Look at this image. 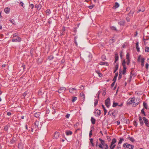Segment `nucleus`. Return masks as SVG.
Listing matches in <instances>:
<instances>
[{
	"label": "nucleus",
	"mask_w": 149,
	"mask_h": 149,
	"mask_svg": "<svg viewBox=\"0 0 149 149\" xmlns=\"http://www.w3.org/2000/svg\"><path fill=\"white\" fill-rule=\"evenodd\" d=\"M54 58V57L53 55H50L48 57V59L50 60H52Z\"/></svg>",
	"instance_id": "nucleus-42"
},
{
	"label": "nucleus",
	"mask_w": 149,
	"mask_h": 149,
	"mask_svg": "<svg viewBox=\"0 0 149 149\" xmlns=\"http://www.w3.org/2000/svg\"><path fill=\"white\" fill-rule=\"evenodd\" d=\"M142 118L144 121L147 127H149V123L148 122V120L145 117H143Z\"/></svg>",
	"instance_id": "nucleus-7"
},
{
	"label": "nucleus",
	"mask_w": 149,
	"mask_h": 149,
	"mask_svg": "<svg viewBox=\"0 0 149 149\" xmlns=\"http://www.w3.org/2000/svg\"><path fill=\"white\" fill-rule=\"evenodd\" d=\"M65 134L67 136L71 135L72 134V132L70 130H67L65 131Z\"/></svg>",
	"instance_id": "nucleus-16"
},
{
	"label": "nucleus",
	"mask_w": 149,
	"mask_h": 149,
	"mask_svg": "<svg viewBox=\"0 0 149 149\" xmlns=\"http://www.w3.org/2000/svg\"><path fill=\"white\" fill-rule=\"evenodd\" d=\"M94 7L93 5H91L88 6V8L90 9H92Z\"/></svg>",
	"instance_id": "nucleus-59"
},
{
	"label": "nucleus",
	"mask_w": 149,
	"mask_h": 149,
	"mask_svg": "<svg viewBox=\"0 0 149 149\" xmlns=\"http://www.w3.org/2000/svg\"><path fill=\"white\" fill-rule=\"evenodd\" d=\"M127 139L130 140L132 142H134L135 141V139L132 137H129L127 138Z\"/></svg>",
	"instance_id": "nucleus-28"
},
{
	"label": "nucleus",
	"mask_w": 149,
	"mask_h": 149,
	"mask_svg": "<svg viewBox=\"0 0 149 149\" xmlns=\"http://www.w3.org/2000/svg\"><path fill=\"white\" fill-rule=\"evenodd\" d=\"M114 113L112 112V111L110 110L108 112V114L110 116H111L112 115L114 116V115H113Z\"/></svg>",
	"instance_id": "nucleus-34"
},
{
	"label": "nucleus",
	"mask_w": 149,
	"mask_h": 149,
	"mask_svg": "<svg viewBox=\"0 0 149 149\" xmlns=\"http://www.w3.org/2000/svg\"><path fill=\"white\" fill-rule=\"evenodd\" d=\"M30 6L31 9H33V8L34 5L33 4H31Z\"/></svg>",
	"instance_id": "nucleus-58"
},
{
	"label": "nucleus",
	"mask_w": 149,
	"mask_h": 149,
	"mask_svg": "<svg viewBox=\"0 0 149 149\" xmlns=\"http://www.w3.org/2000/svg\"><path fill=\"white\" fill-rule=\"evenodd\" d=\"M9 21L12 24H14V20L10 19Z\"/></svg>",
	"instance_id": "nucleus-49"
},
{
	"label": "nucleus",
	"mask_w": 149,
	"mask_h": 149,
	"mask_svg": "<svg viewBox=\"0 0 149 149\" xmlns=\"http://www.w3.org/2000/svg\"><path fill=\"white\" fill-rule=\"evenodd\" d=\"M122 71L121 70H120L119 74V76L118 77V80H120L122 77Z\"/></svg>",
	"instance_id": "nucleus-30"
},
{
	"label": "nucleus",
	"mask_w": 149,
	"mask_h": 149,
	"mask_svg": "<svg viewBox=\"0 0 149 149\" xmlns=\"http://www.w3.org/2000/svg\"><path fill=\"white\" fill-rule=\"evenodd\" d=\"M70 114L68 113L65 116V117L66 118H68L70 117Z\"/></svg>",
	"instance_id": "nucleus-57"
},
{
	"label": "nucleus",
	"mask_w": 149,
	"mask_h": 149,
	"mask_svg": "<svg viewBox=\"0 0 149 149\" xmlns=\"http://www.w3.org/2000/svg\"><path fill=\"white\" fill-rule=\"evenodd\" d=\"M145 10V8L143 7H142L141 9H139L138 10V11L137 12V13H138L141 11L143 12Z\"/></svg>",
	"instance_id": "nucleus-24"
},
{
	"label": "nucleus",
	"mask_w": 149,
	"mask_h": 149,
	"mask_svg": "<svg viewBox=\"0 0 149 149\" xmlns=\"http://www.w3.org/2000/svg\"><path fill=\"white\" fill-rule=\"evenodd\" d=\"M80 95L81 97H83V98H84L83 100H84L85 98V95L84 94V93H81L80 94Z\"/></svg>",
	"instance_id": "nucleus-39"
},
{
	"label": "nucleus",
	"mask_w": 149,
	"mask_h": 149,
	"mask_svg": "<svg viewBox=\"0 0 149 149\" xmlns=\"http://www.w3.org/2000/svg\"><path fill=\"white\" fill-rule=\"evenodd\" d=\"M116 78L114 77L113 78V82H116Z\"/></svg>",
	"instance_id": "nucleus-63"
},
{
	"label": "nucleus",
	"mask_w": 149,
	"mask_h": 149,
	"mask_svg": "<svg viewBox=\"0 0 149 149\" xmlns=\"http://www.w3.org/2000/svg\"><path fill=\"white\" fill-rule=\"evenodd\" d=\"M92 130H90V131L89 134V137L90 138L91 137L92 135Z\"/></svg>",
	"instance_id": "nucleus-50"
},
{
	"label": "nucleus",
	"mask_w": 149,
	"mask_h": 149,
	"mask_svg": "<svg viewBox=\"0 0 149 149\" xmlns=\"http://www.w3.org/2000/svg\"><path fill=\"white\" fill-rule=\"evenodd\" d=\"M40 114V113L37 112L36 113L34 114V116L36 118H38Z\"/></svg>",
	"instance_id": "nucleus-27"
},
{
	"label": "nucleus",
	"mask_w": 149,
	"mask_h": 149,
	"mask_svg": "<svg viewBox=\"0 0 149 149\" xmlns=\"http://www.w3.org/2000/svg\"><path fill=\"white\" fill-rule=\"evenodd\" d=\"M99 140L100 142V143L98 145L99 147L101 149H103V147L102 146H105L104 149H108V145L107 144L105 143L104 141L101 138H99Z\"/></svg>",
	"instance_id": "nucleus-1"
},
{
	"label": "nucleus",
	"mask_w": 149,
	"mask_h": 149,
	"mask_svg": "<svg viewBox=\"0 0 149 149\" xmlns=\"http://www.w3.org/2000/svg\"><path fill=\"white\" fill-rule=\"evenodd\" d=\"M35 125V128L39 129L41 126V123L39 122L38 121L36 120L34 123Z\"/></svg>",
	"instance_id": "nucleus-4"
},
{
	"label": "nucleus",
	"mask_w": 149,
	"mask_h": 149,
	"mask_svg": "<svg viewBox=\"0 0 149 149\" xmlns=\"http://www.w3.org/2000/svg\"><path fill=\"white\" fill-rule=\"evenodd\" d=\"M102 60L103 61H104L106 59V57L105 55H103L102 56Z\"/></svg>",
	"instance_id": "nucleus-44"
},
{
	"label": "nucleus",
	"mask_w": 149,
	"mask_h": 149,
	"mask_svg": "<svg viewBox=\"0 0 149 149\" xmlns=\"http://www.w3.org/2000/svg\"><path fill=\"white\" fill-rule=\"evenodd\" d=\"M42 7V6L40 4H36L35 6V8H37V10L39 11L41 8Z\"/></svg>",
	"instance_id": "nucleus-10"
},
{
	"label": "nucleus",
	"mask_w": 149,
	"mask_h": 149,
	"mask_svg": "<svg viewBox=\"0 0 149 149\" xmlns=\"http://www.w3.org/2000/svg\"><path fill=\"white\" fill-rule=\"evenodd\" d=\"M134 100L135 97H133L132 98H130L128 99L127 101V105H129L133 103L135 104V106L138 105L139 103L138 102L137 103H135L134 102Z\"/></svg>",
	"instance_id": "nucleus-2"
},
{
	"label": "nucleus",
	"mask_w": 149,
	"mask_h": 149,
	"mask_svg": "<svg viewBox=\"0 0 149 149\" xmlns=\"http://www.w3.org/2000/svg\"><path fill=\"white\" fill-rule=\"evenodd\" d=\"M110 100L109 97L106 100L105 102V104L107 108H109L110 105Z\"/></svg>",
	"instance_id": "nucleus-5"
},
{
	"label": "nucleus",
	"mask_w": 149,
	"mask_h": 149,
	"mask_svg": "<svg viewBox=\"0 0 149 149\" xmlns=\"http://www.w3.org/2000/svg\"><path fill=\"white\" fill-rule=\"evenodd\" d=\"M139 119L140 124L141 126H142L143 125L144 123L142 120L141 117L140 116H139Z\"/></svg>",
	"instance_id": "nucleus-13"
},
{
	"label": "nucleus",
	"mask_w": 149,
	"mask_h": 149,
	"mask_svg": "<svg viewBox=\"0 0 149 149\" xmlns=\"http://www.w3.org/2000/svg\"><path fill=\"white\" fill-rule=\"evenodd\" d=\"M118 72H117L116 73L115 75L114 76V77L117 78V77L118 76Z\"/></svg>",
	"instance_id": "nucleus-61"
},
{
	"label": "nucleus",
	"mask_w": 149,
	"mask_h": 149,
	"mask_svg": "<svg viewBox=\"0 0 149 149\" xmlns=\"http://www.w3.org/2000/svg\"><path fill=\"white\" fill-rule=\"evenodd\" d=\"M149 66V64L148 63H146V67L147 69H148Z\"/></svg>",
	"instance_id": "nucleus-60"
},
{
	"label": "nucleus",
	"mask_w": 149,
	"mask_h": 149,
	"mask_svg": "<svg viewBox=\"0 0 149 149\" xmlns=\"http://www.w3.org/2000/svg\"><path fill=\"white\" fill-rule=\"evenodd\" d=\"M102 107L103 109V110H104V115H105L106 113H107V110H106L105 108V107L104 106L103 104H102Z\"/></svg>",
	"instance_id": "nucleus-29"
},
{
	"label": "nucleus",
	"mask_w": 149,
	"mask_h": 149,
	"mask_svg": "<svg viewBox=\"0 0 149 149\" xmlns=\"http://www.w3.org/2000/svg\"><path fill=\"white\" fill-rule=\"evenodd\" d=\"M134 10H131L130 11V13L128 14V15H130L131 14V15H132L134 13Z\"/></svg>",
	"instance_id": "nucleus-35"
},
{
	"label": "nucleus",
	"mask_w": 149,
	"mask_h": 149,
	"mask_svg": "<svg viewBox=\"0 0 149 149\" xmlns=\"http://www.w3.org/2000/svg\"><path fill=\"white\" fill-rule=\"evenodd\" d=\"M126 19L127 22H129L130 21V19L129 17H126Z\"/></svg>",
	"instance_id": "nucleus-64"
},
{
	"label": "nucleus",
	"mask_w": 149,
	"mask_h": 149,
	"mask_svg": "<svg viewBox=\"0 0 149 149\" xmlns=\"http://www.w3.org/2000/svg\"><path fill=\"white\" fill-rule=\"evenodd\" d=\"M117 149H121V146L120 145H118V146L116 147Z\"/></svg>",
	"instance_id": "nucleus-56"
},
{
	"label": "nucleus",
	"mask_w": 149,
	"mask_h": 149,
	"mask_svg": "<svg viewBox=\"0 0 149 149\" xmlns=\"http://www.w3.org/2000/svg\"><path fill=\"white\" fill-rule=\"evenodd\" d=\"M116 145H113L111 146H110V149H114V148H115Z\"/></svg>",
	"instance_id": "nucleus-53"
},
{
	"label": "nucleus",
	"mask_w": 149,
	"mask_h": 149,
	"mask_svg": "<svg viewBox=\"0 0 149 149\" xmlns=\"http://www.w3.org/2000/svg\"><path fill=\"white\" fill-rule=\"evenodd\" d=\"M125 21L123 20H122L118 22V24L120 26H123L124 25Z\"/></svg>",
	"instance_id": "nucleus-12"
},
{
	"label": "nucleus",
	"mask_w": 149,
	"mask_h": 149,
	"mask_svg": "<svg viewBox=\"0 0 149 149\" xmlns=\"http://www.w3.org/2000/svg\"><path fill=\"white\" fill-rule=\"evenodd\" d=\"M99 64L100 65H109L108 63L107 62H101L99 63Z\"/></svg>",
	"instance_id": "nucleus-17"
},
{
	"label": "nucleus",
	"mask_w": 149,
	"mask_h": 149,
	"mask_svg": "<svg viewBox=\"0 0 149 149\" xmlns=\"http://www.w3.org/2000/svg\"><path fill=\"white\" fill-rule=\"evenodd\" d=\"M145 52H149V47H146L145 49Z\"/></svg>",
	"instance_id": "nucleus-43"
},
{
	"label": "nucleus",
	"mask_w": 149,
	"mask_h": 149,
	"mask_svg": "<svg viewBox=\"0 0 149 149\" xmlns=\"http://www.w3.org/2000/svg\"><path fill=\"white\" fill-rule=\"evenodd\" d=\"M118 64L117 63L115 66V67H114V70L113 72L114 73H115L117 71V70H118Z\"/></svg>",
	"instance_id": "nucleus-20"
},
{
	"label": "nucleus",
	"mask_w": 149,
	"mask_h": 149,
	"mask_svg": "<svg viewBox=\"0 0 149 149\" xmlns=\"http://www.w3.org/2000/svg\"><path fill=\"white\" fill-rule=\"evenodd\" d=\"M97 114L98 116H99L101 114V111L100 110H97Z\"/></svg>",
	"instance_id": "nucleus-47"
},
{
	"label": "nucleus",
	"mask_w": 149,
	"mask_h": 149,
	"mask_svg": "<svg viewBox=\"0 0 149 149\" xmlns=\"http://www.w3.org/2000/svg\"><path fill=\"white\" fill-rule=\"evenodd\" d=\"M134 124L135 127H137L138 125V123L136 121H134Z\"/></svg>",
	"instance_id": "nucleus-51"
},
{
	"label": "nucleus",
	"mask_w": 149,
	"mask_h": 149,
	"mask_svg": "<svg viewBox=\"0 0 149 149\" xmlns=\"http://www.w3.org/2000/svg\"><path fill=\"white\" fill-rule=\"evenodd\" d=\"M66 90V88L65 87H61L58 90V91L59 93H60L64 92Z\"/></svg>",
	"instance_id": "nucleus-6"
},
{
	"label": "nucleus",
	"mask_w": 149,
	"mask_h": 149,
	"mask_svg": "<svg viewBox=\"0 0 149 149\" xmlns=\"http://www.w3.org/2000/svg\"><path fill=\"white\" fill-rule=\"evenodd\" d=\"M13 37V38L16 37L17 36V33H15L14 34H13L12 35Z\"/></svg>",
	"instance_id": "nucleus-54"
},
{
	"label": "nucleus",
	"mask_w": 149,
	"mask_h": 149,
	"mask_svg": "<svg viewBox=\"0 0 149 149\" xmlns=\"http://www.w3.org/2000/svg\"><path fill=\"white\" fill-rule=\"evenodd\" d=\"M136 48L137 51L139 52H140V48L139 47V42H138L136 43Z\"/></svg>",
	"instance_id": "nucleus-23"
},
{
	"label": "nucleus",
	"mask_w": 149,
	"mask_h": 149,
	"mask_svg": "<svg viewBox=\"0 0 149 149\" xmlns=\"http://www.w3.org/2000/svg\"><path fill=\"white\" fill-rule=\"evenodd\" d=\"M91 121L92 123L94 125L95 124V119L93 118V117H91Z\"/></svg>",
	"instance_id": "nucleus-22"
},
{
	"label": "nucleus",
	"mask_w": 149,
	"mask_h": 149,
	"mask_svg": "<svg viewBox=\"0 0 149 149\" xmlns=\"http://www.w3.org/2000/svg\"><path fill=\"white\" fill-rule=\"evenodd\" d=\"M129 54L128 53H127L126 55V59L127 60L130 59L129 57Z\"/></svg>",
	"instance_id": "nucleus-48"
},
{
	"label": "nucleus",
	"mask_w": 149,
	"mask_h": 149,
	"mask_svg": "<svg viewBox=\"0 0 149 149\" xmlns=\"http://www.w3.org/2000/svg\"><path fill=\"white\" fill-rule=\"evenodd\" d=\"M141 112L143 114L144 116H146V113H145V111H144V108H143L141 111Z\"/></svg>",
	"instance_id": "nucleus-37"
},
{
	"label": "nucleus",
	"mask_w": 149,
	"mask_h": 149,
	"mask_svg": "<svg viewBox=\"0 0 149 149\" xmlns=\"http://www.w3.org/2000/svg\"><path fill=\"white\" fill-rule=\"evenodd\" d=\"M124 139L122 138H120V140L118 142V145H119V144H121L122 143V142L124 141Z\"/></svg>",
	"instance_id": "nucleus-33"
},
{
	"label": "nucleus",
	"mask_w": 149,
	"mask_h": 149,
	"mask_svg": "<svg viewBox=\"0 0 149 149\" xmlns=\"http://www.w3.org/2000/svg\"><path fill=\"white\" fill-rule=\"evenodd\" d=\"M69 91L70 93H73L77 92V90L74 88H70L69 89Z\"/></svg>",
	"instance_id": "nucleus-8"
},
{
	"label": "nucleus",
	"mask_w": 149,
	"mask_h": 149,
	"mask_svg": "<svg viewBox=\"0 0 149 149\" xmlns=\"http://www.w3.org/2000/svg\"><path fill=\"white\" fill-rule=\"evenodd\" d=\"M123 147L125 149H133L134 146L133 145L125 143L123 145Z\"/></svg>",
	"instance_id": "nucleus-3"
},
{
	"label": "nucleus",
	"mask_w": 149,
	"mask_h": 149,
	"mask_svg": "<svg viewBox=\"0 0 149 149\" xmlns=\"http://www.w3.org/2000/svg\"><path fill=\"white\" fill-rule=\"evenodd\" d=\"M118 103L116 102H113L112 106L113 107H115L118 106Z\"/></svg>",
	"instance_id": "nucleus-41"
},
{
	"label": "nucleus",
	"mask_w": 149,
	"mask_h": 149,
	"mask_svg": "<svg viewBox=\"0 0 149 149\" xmlns=\"http://www.w3.org/2000/svg\"><path fill=\"white\" fill-rule=\"evenodd\" d=\"M10 9L8 7L4 9V11L6 13H8L9 12Z\"/></svg>",
	"instance_id": "nucleus-19"
},
{
	"label": "nucleus",
	"mask_w": 149,
	"mask_h": 149,
	"mask_svg": "<svg viewBox=\"0 0 149 149\" xmlns=\"http://www.w3.org/2000/svg\"><path fill=\"white\" fill-rule=\"evenodd\" d=\"M125 63H126L125 61V60H123V62H122V65L123 66L125 65Z\"/></svg>",
	"instance_id": "nucleus-52"
},
{
	"label": "nucleus",
	"mask_w": 149,
	"mask_h": 149,
	"mask_svg": "<svg viewBox=\"0 0 149 149\" xmlns=\"http://www.w3.org/2000/svg\"><path fill=\"white\" fill-rule=\"evenodd\" d=\"M78 37L77 36H75L74 38V43L75 44V45H76V46H78V44L76 40V39Z\"/></svg>",
	"instance_id": "nucleus-36"
},
{
	"label": "nucleus",
	"mask_w": 149,
	"mask_h": 149,
	"mask_svg": "<svg viewBox=\"0 0 149 149\" xmlns=\"http://www.w3.org/2000/svg\"><path fill=\"white\" fill-rule=\"evenodd\" d=\"M98 100L97 99H95L94 102V105L95 106L97 104Z\"/></svg>",
	"instance_id": "nucleus-45"
},
{
	"label": "nucleus",
	"mask_w": 149,
	"mask_h": 149,
	"mask_svg": "<svg viewBox=\"0 0 149 149\" xmlns=\"http://www.w3.org/2000/svg\"><path fill=\"white\" fill-rule=\"evenodd\" d=\"M143 105L144 108L146 109H148V105L147 103L145 102H143Z\"/></svg>",
	"instance_id": "nucleus-26"
},
{
	"label": "nucleus",
	"mask_w": 149,
	"mask_h": 149,
	"mask_svg": "<svg viewBox=\"0 0 149 149\" xmlns=\"http://www.w3.org/2000/svg\"><path fill=\"white\" fill-rule=\"evenodd\" d=\"M77 98L76 97H74L72 98V102H75L76 100H77Z\"/></svg>",
	"instance_id": "nucleus-40"
},
{
	"label": "nucleus",
	"mask_w": 149,
	"mask_h": 149,
	"mask_svg": "<svg viewBox=\"0 0 149 149\" xmlns=\"http://www.w3.org/2000/svg\"><path fill=\"white\" fill-rule=\"evenodd\" d=\"M145 58H142L141 60V65L142 67H143L144 65V62Z\"/></svg>",
	"instance_id": "nucleus-21"
},
{
	"label": "nucleus",
	"mask_w": 149,
	"mask_h": 149,
	"mask_svg": "<svg viewBox=\"0 0 149 149\" xmlns=\"http://www.w3.org/2000/svg\"><path fill=\"white\" fill-rule=\"evenodd\" d=\"M95 72H96L97 74L98 75V76L100 77H102V73H100V71H98V70H96L95 71Z\"/></svg>",
	"instance_id": "nucleus-25"
},
{
	"label": "nucleus",
	"mask_w": 149,
	"mask_h": 149,
	"mask_svg": "<svg viewBox=\"0 0 149 149\" xmlns=\"http://www.w3.org/2000/svg\"><path fill=\"white\" fill-rule=\"evenodd\" d=\"M127 60V64L128 65L130 63V60L128 59V60Z\"/></svg>",
	"instance_id": "nucleus-55"
},
{
	"label": "nucleus",
	"mask_w": 149,
	"mask_h": 149,
	"mask_svg": "<svg viewBox=\"0 0 149 149\" xmlns=\"http://www.w3.org/2000/svg\"><path fill=\"white\" fill-rule=\"evenodd\" d=\"M21 40V38L19 37H17L16 39H13L12 40V41L13 42H19Z\"/></svg>",
	"instance_id": "nucleus-9"
},
{
	"label": "nucleus",
	"mask_w": 149,
	"mask_h": 149,
	"mask_svg": "<svg viewBox=\"0 0 149 149\" xmlns=\"http://www.w3.org/2000/svg\"><path fill=\"white\" fill-rule=\"evenodd\" d=\"M110 28L113 31H114L116 32H118V31L119 32V31H120V30H118V29H117L114 26H111Z\"/></svg>",
	"instance_id": "nucleus-11"
},
{
	"label": "nucleus",
	"mask_w": 149,
	"mask_h": 149,
	"mask_svg": "<svg viewBox=\"0 0 149 149\" xmlns=\"http://www.w3.org/2000/svg\"><path fill=\"white\" fill-rule=\"evenodd\" d=\"M15 138H13L10 141V142L11 143H13L14 142H15Z\"/></svg>",
	"instance_id": "nucleus-38"
},
{
	"label": "nucleus",
	"mask_w": 149,
	"mask_h": 149,
	"mask_svg": "<svg viewBox=\"0 0 149 149\" xmlns=\"http://www.w3.org/2000/svg\"><path fill=\"white\" fill-rule=\"evenodd\" d=\"M8 125H6L4 127V130L5 131H7L8 129Z\"/></svg>",
	"instance_id": "nucleus-46"
},
{
	"label": "nucleus",
	"mask_w": 149,
	"mask_h": 149,
	"mask_svg": "<svg viewBox=\"0 0 149 149\" xmlns=\"http://www.w3.org/2000/svg\"><path fill=\"white\" fill-rule=\"evenodd\" d=\"M114 57H115V61H114V63H116V61H117L119 57H118V54L116 53L115 54Z\"/></svg>",
	"instance_id": "nucleus-18"
},
{
	"label": "nucleus",
	"mask_w": 149,
	"mask_h": 149,
	"mask_svg": "<svg viewBox=\"0 0 149 149\" xmlns=\"http://www.w3.org/2000/svg\"><path fill=\"white\" fill-rule=\"evenodd\" d=\"M59 136V134L58 132H55L54 134V138L56 139H57L58 138Z\"/></svg>",
	"instance_id": "nucleus-15"
},
{
	"label": "nucleus",
	"mask_w": 149,
	"mask_h": 149,
	"mask_svg": "<svg viewBox=\"0 0 149 149\" xmlns=\"http://www.w3.org/2000/svg\"><path fill=\"white\" fill-rule=\"evenodd\" d=\"M119 6V3L118 2H116L115 3V5L114 7H115V8H117Z\"/></svg>",
	"instance_id": "nucleus-32"
},
{
	"label": "nucleus",
	"mask_w": 149,
	"mask_h": 149,
	"mask_svg": "<svg viewBox=\"0 0 149 149\" xmlns=\"http://www.w3.org/2000/svg\"><path fill=\"white\" fill-rule=\"evenodd\" d=\"M115 82H113L112 83V84H111V88L113 87L114 86L115 84Z\"/></svg>",
	"instance_id": "nucleus-62"
},
{
	"label": "nucleus",
	"mask_w": 149,
	"mask_h": 149,
	"mask_svg": "<svg viewBox=\"0 0 149 149\" xmlns=\"http://www.w3.org/2000/svg\"><path fill=\"white\" fill-rule=\"evenodd\" d=\"M117 142V140L115 138H113L112 139V141L111 143V145L110 146L116 145L115 143Z\"/></svg>",
	"instance_id": "nucleus-14"
},
{
	"label": "nucleus",
	"mask_w": 149,
	"mask_h": 149,
	"mask_svg": "<svg viewBox=\"0 0 149 149\" xmlns=\"http://www.w3.org/2000/svg\"><path fill=\"white\" fill-rule=\"evenodd\" d=\"M46 13L47 15H49L51 13V11L50 9H48L46 10Z\"/></svg>",
	"instance_id": "nucleus-31"
}]
</instances>
